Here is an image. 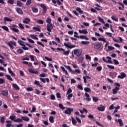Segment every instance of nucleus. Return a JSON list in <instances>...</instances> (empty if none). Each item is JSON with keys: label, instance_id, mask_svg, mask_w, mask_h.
<instances>
[{"label": "nucleus", "instance_id": "1", "mask_svg": "<svg viewBox=\"0 0 127 127\" xmlns=\"http://www.w3.org/2000/svg\"><path fill=\"white\" fill-rule=\"evenodd\" d=\"M83 52V51L82 50V49H74L72 52V55L73 56V57H74V54L75 55H76V56H77V57H80L81 56V55H82V53Z\"/></svg>", "mask_w": 127, "mask_h": 127}, {"label": "nucleus", "instance_id": "2", "mask_svg": "<svg viewBox=\"0 0 127 127\" xmlns=\"http://www.w3.org/2000/svg\"><path fill=\"white\" fill-rule=\"evenodd\" d=\"M114 86H116L115 88L112 90L113 95H116L118 93V91L120 90L121 85L118 83H115Z\"/></svg>", "mask_w": 127, "mask_h": 127}, {"label": "nucleus", "instance_id": "3", "mask_svg": "<svg viewBox=\"0 0 127 127\" xmlns=\"http://www.w3.org/2000/svg\"><path fill=\"white\" fill-rule=\"evenodd\" d=\"M65 67L66 69H67V70H69L70 73H73L74 74H75V73H77V74H81V71L79 69H75V70H73L70 66H65Z\"/></svg>", "mask_w": 127, "mask_h": 127}, {"label": "nucleus", "instance_id": "4", "mask_svg": "<svg viewBox=\"0 0 127 127\" xmlns=\"http://www.w3.org/2000/svg\"><path fill=\"white\" fill-rule=\"evenodd\" d=\"M7 45L11 49H14V47L13 46H16V43L14 41H10L7 43Z\"/></svg>", "mask_w": 127, "mask_h": 127}, {"label": "nucleus", "instance_id": "5", "mask_svg": "<svg viewBox=\"0 0 127 127\" xmlns=\"http://www.w3.org/2000/svg\"><path fill=\"white\" fill-rule=\"evenodd\" d=\"M106 58L108 59V61L106 60V58H105V57L102 58V60L104 62H106V63H110L111 64H113V61H112V58H111V57L107 56Z\"/></svg>", "mask_w": 127, "mask_h": 127}, {"label": "nucleus", "instance_id": "6", "mask_svg": "<svg viewBox=\"0 0 127 127\" xmlns=\"http://www.w3.org/2000/svg\"><path fill=\"white\" fill-rule=\"evenodd\" d=\"M71 44V43L68 42L67 43H64V45L66 47H67L68 48H69L70 49H72V48H75L76 47V45H69Z\"/></svg>", "mask_w": 127, "mask_h": 127}, {"label": "nucleus", "instance_id": "7", "mask_svg": "<svg viewBox=\"0 0 127 127\" xmlns=\"http://www.w3.org/2000/svg\"><path fill=\"white\" fill-rule=\"evenodd\" d=\"M74 111V109L73 108H67L66 110H65L64 113L66 115H71L72 114V112Z\"/></svg>", "mask_w": 127, "mask_h": 127}, {"label": "nucleus", "instance_id": "8", "mask_svg": "<svg viewBox=\"0 0 127 127\" xmlns=\"http://www.w3.org/2000/svg\"><path fill=\"white\" fill-rule=\"evenodd\" d=\"M40 6L43 9V13H46L47 12V8L44 4H41Z\"/></svg>", "mask_w": 127, "mask_h": 127}, {"label": "nucleus", "instance_id": "9", "mask_svg": "<svg viewBox=\"0 0 127 127\" xmlns=\"http://www.w3.org/2000/svg\"><path fill=\"white\" fill-rule=\"evenodd\" d=\"M31 21L30 18H25L23 20V23L25 24H29L30 22Z\"/></svg>", "mask_w": 127, "mask_h": 127}, {"label": "nucleus", "instance_id": "10", "mask_svg": "<svg viewBox=\"0 0 127 127\" xmlns=\"http://www.w3.org/2000/svg\"><path fill=\"white\" fill-rule=\"evenodd\" d=\"M53 29V26H52V24H48L47 25V30L49 31V32H51V30Z\"/></svg>", "mask_w": 127, "mask_h": 127}, {"label": "nucleus", "instance_id": "11", "mask_svg": "<svg viewBox=\"0 0 127 127\" xmlns=\"http://www.w3.org/2000/svg\"><path fill=\"white\" fill-rule=\"evenodd\" d=\"M1 95H2L3 97H7V96H8V90L7 89L3 90L1 91Z\"/></svg>", "mask_w": 127, "mask_h": 127}, {"label": "nucleus", "instance_id": "12", "mask_svg": "<svg viewBox=\"0 0 127 127\" xmlns=\"http://www.w3.org/2000/svg\"><path fill=\"white\" fill-rule=\"evenodd\" d=\"M105 106H103V105H100L99 107H97V109L98 111H100V112H104L105 111Z\"/></svg>", "mask_w": 127, "mask_h": 127}, {"label": "nucleus", "instance_id": "13", "mask_svg": "<svg viewBox=\"0 0 127 127\" xmlns=\"http://www.w3.org/2000/svg\"><path fill=\"white\" fill-rule=\"evenodd\" d=\"M84 96L86 97L85 99L86 101H87V102H91V101H92V99L90 98V95H89V94H88L87 92L85 93Z\"/></svg>", "mask_w": 127, "mask_h": 127}, {"label": "nucleus", "instance_id": "14", "mask_svg": "<svg viewBox=\"0 0 127 127\" xmlns=\"http://www.w3.org/2000/svg\"><path fill=\"white\" fill-rule=\"evenodd\" d=\"M101 47H102V43H98L97 44L95 45L94 48L95 49H100V48H101Z\"/></svg>", "mask_w": 127, "mask_h": 127}, {"label": "nucleus", "instance_id": "15", "mask_svg": "<svg viewBox=\"0 0 127 127\" xmlns=\"http://www.w3.org/2000/svg\"><path fill=\"white\" fill-rule=\"evenodd\" d=\"M110 76L112 79H115L117 77V73L116 72H110Z\"/></svg>", "mask_w": 127, "mask_h": 127}, {"label": "nucleus", "instance_id": "16", "mask_svg": "<svg viewBox=\"0 0 127 127\" xmlns=\"http://www.w3.org/2000/svg\"><path fill=\"white\" fill-rule=\"evenodd\" d=\"M60 68H61L62 72H64V74H65L67 76H69L68 71L65 69L64 67L61 66Z\"/></svg>", "mask_w": 127, "mask_h": 127}, {"label": "nucleus", "instance_id": "17", "mask_svg": "<svg viewBox=\"0 0 127 127\" xmlns=\"http://www.w3.org/2000/svg\"><path fill=\"white\" fill-rule=\"evenodd\" d=\"M12 122V121H11L10 120L6 121V123L7 124L6 125V127H13V126L11 125Z\"/></svg>", "mask_w": 127, "mask_h": 127}, {"label": "nucleus", "instance_id": "18", "mask_svg": "<svg viewBox=\"0 0 127 127\" xmlns=\"http://www.w3.org/2000/svg\"><path fill=\"white\" fill-rule=\"evenodd\" d=\"M115 123H119L120 127H122V126H123V120H122V119H115Z\"/></svg>", "mask_w": 127, "mask_h": 127}, {"label": "nucleus", "instance_id": "19", "mask_svg": "<svg viewBox=\"0 0 127 127\" xmlns=\"http://www.w3.org/2000/svg\"><path fill=\"white\" fill-rule=\"evenodd\" d=\"M34 84H35V85H37V86H38L40 88H41V90H42V88L43 86H42V85H41V84H40V83H39V81H38L37 80H35L34 81Z\"/></svg>", "mask_w": 127, "mask_h": 127}, {"label": "nucleus", "instance_id": "20", "mask_svg": "<svg viewBox=\"0 0 127 127\" xmlns=\"http://www.w3.org/2000/svg\"><path fill=\"white\" fill-rule=\"evenodd\" d=\"M117 78L119 79H124V78H126V74L124 72H122L121 75H118Z\"/></svg>", "mask_w": 127, "mask_h": 127}, {"label": "nucleus", "instance_id": "21", "mask_svg": "<svg viewBox=\"0 0 127 127\" xmlns=\"http://www.w3.org/2000/svg\"><path fill=\"white\" fill-rule=\"evenodd\" d=\"M16 10L18 14H23V11H22V10H21V9H20V8H17Z\"/></svg>", "mask_w": 127, "mask_h": 127}, {"label": "nucleus", "instance_id": "22", "mask_svg": "<svg viewBox=\"0 0 127 127\" xmlns=\"http://www.w3.org/2000/svg\"><path fill=\"white\" fill-rule=\"evenodd\" d=\"M12 87L13 88H14V89H15V90H16L17 91H18L19 90V87L18 86V85H17V84L15 83H13Z\"/></svg>", "mask_w": 127, "mask_h": 127}, {"label": "nucleus", "instance_id": "23", "mask_svg": "<svg viewBox=\"0 0 127 127\" xmlns=\"http://www.w3.org/2000/svg\"><path fill=\"white\" fill-rule=\"evenodd\" d=\"M31 9L34 13H37L38 12V9L36 7H32Z\"/></svg>", "mask_w": 127, "mask_h": 127}, {"label": "nucleus", "instance_id": "24", "mask_svg": "<svg viewBox=\"0 0 127 127\" xmlns=\"http://www.w3.org/2000/svg\"><path fill=\"white\" fill-rule=\"evenodd\" d=\"M9 119L10 120H11L13 122H15V119H16V116H15V115H11L9 117Z\"/></svg>", "mask_w": 127, "mask_h": 127}, {"label": "nucleus", "instance_id": "25", "mask_svg": "<svg viewBox=\"0 0 127 127\" xmlns=\"http://www.w3.org/2000/svg\"><path fill=\"white\" fill-rule=\"evenodd\" d=\"M22 121H25V122H28L29 121V118L28 117L22 116L21 117Z\"/></svg>", "mask_w": 127, "mask_h": 127}, {"label": "nucleus", "instance_id": "26", "mask_svg": "<svg viewBox=\"0 0 127 127\" xmlns=\"http://www.w3.org/2000/svg\"><path fill=\"white\" fill-rule=\"evenodd\" d=\"M29 73H31V74H35L36 75H37L38 74V71H34L32 69L28 70Z\"/></svg>", "mask_w": 127, "mask_h": 127}, {"label": "nucleus", "instance_id": "27", "mask_svg": "<svg viewBox=\"0 0 127 127\" xmlns=\"http://www.w3.org/2000/svg\"><path fill=\"white\" fill-rule=\"evenodd\" d=\"M79 32H80V33H83L84 34H87L88 33V31H87V30L86 29H84V30H79Z\"/></svg>", "mask_w": 127, "mask_h": 127}, {"label": "nucleus", "instance_id": "28", "mask_svg": "<svg viewBox=\"0 0 127 127\" xmlns=\"http://www.w3.org/2000/svg\"><path fill=\"white\" fill-rule=\"evenodd\" d=\"M49 121L50 122V123H54V117L53 116H50L49 118Z\"/></svg>", "mask_w": 127, "mask_h": 127}, {"label": "nucleus", "instance_id": "29", "mask_svg": "<svg viewBox=\"0 0 127 127\" xmlns=\"http://www.w3.org/2000/svg\"><path fill=\"white\" fill-rule=\"evenodd\" d=\"M7 3L13 5L14 4V0H8Z\"/></svg>", "mask_w": 127, "mask_h": 127}, {"label": "nucleus", "instance_id": "30", "mask_svg": "<svg viewBox=\"0 0 127 127\" xmlns=\"http://www.w3.org/2000/svg\"><path fill=\"white\" fill-rule=\"evenodd\" d=\"M63 51L64 52L63 53L64 55L68 56V55H69V54H70V50L65 51V50H64V51Z\"/></svg>", "mask_w": 127, "mask_h": 127}, {"label": "nucleus", "instance_id": "31", "mask_svg": "<svg viewBox=\"0 0 127 127\" xmlns=\"http://www.w3.org/2000/svg\"><path fill=\"white\" fill-rule=\"evenodd\" d=\"M71 120H72L73 125H74V126H76L77 125V121L75 120L74 117H72Z\"/></svg>", "mask_w": 127, "mask_h": 127}, {"label": "nucleus", "instance_id": "32", "mask_svg": "<svg viewBox=\"0 0 127 127\" xmlns=\"http://www.w3.org/2000/svg\"><path fill=\"white\" fill-rule=\"evenodd\" d=\"M11 29L13 30L14 32H16V33H18V32H19V30H18L17 28H15V27H12Z\"/></svg>", "mask_w": 127, "mask_h": 127}, {"label": "nucleus", "instance_id": "33", "mask_svg": "<svg viewBox=\"0 0 127 127\" xmlns=\"http://www.w3.org/2000/svg\"><path fill=\"white\" fill-rule=\"evenodd\" d=\"M17 5L18 6H19L20 7H21L22 5H23V3L21 2L20 1H17Z\"/></svg>", "mask_w": 127, "mask_h": 127}, {"label": "nucleus", "instance_id": "34", "mask_svg": "<svg viewBox=\"0 0 127 127\" xmlns=\"http://www.w3.org/2000/svg\"><path fill=\"white\" fill-rule=\"evenodd\" d=\"M4 21H8V22H11V21H12V20H11V19L6 17L4 18Z\"/></svg>", "mask_w": 127, "mask_h": 127}, {"label": "nucleus", "instance_id": "35", "mask_svg": "<svg viewBox=\"0 0 127 127\" xmlns=\"http://www.w3.org/2000/svg\"><path fill=\"white\" fill-rule=\"evenodd\" d=\"M84 91L86 92V93H90L91 92V88L89 87H85L84 88Z\"/></svg>", "mask_w": 127, "mask_h": 127}, {"label": "nucleus", "instance_id": "36", "mask_svg": "<svg viewBox=\"0 0 127 127\" xmlns=\"http://www.w3.org/2000/svg\"><path fill=\"white\" fill-rule=\"evenodd\" d=\"M8 70L10 75L13 76H15V74L13 73V72H12V71H11V69L10 68H8Z\"/></svg>", "mask_w": 127, "mask_h": 127}, {"label": "nucleus", "instance_id": "37", "mask_svg": "<svg viewBox=\"0 0 127 127\" xmlns=\"http://www.w3.org/2000/svg\"><path fill=\"white\" fill-rule=\"evenodd\" d=\"M1 27L4 30H5V31H9V29H8V27L6 26H2Z\"/></svg>", "mask_w": 127, "mask_h": 127}, {"label": "nucleus", "instance_id": "38", "mask_svg": "<svg viewBox=\"0 0 127 127\" xmlns=\"http://www.w3.org/2000/svg\"><path fill=\"white\" fill-rule=\"evenodd\" d=\"M76 10H77V11H79V13L80 14H83V13L84 12V11H83V10H82V9H81L80 7H77L76 8Z\"/></svg>", "mask_w": 127, "mask_h": 127}, {"label": "nucleus", "instance_id": "39", "mask_svg": "<svg viewBox=\"0 0 127 127\" xmlns=\"http://www.w3.org/2000/svg\"><path fill=\"white\" fill-rule=\"evenodd\" d=\"M23 121L22 120V119L18 118L15 120V123H22Z\"/></svg>", "mask_w": 127, "mask_h": 127}, {"label": "nucleus", "instance_id": "40", "mask_svg": "<svg viewBox=\"0 0 127 127\" xmlns=\"http://www.w3.org/2000/svg\"><path fill=\"white\" fill-rule=\"evenodd\" d=\"M59 108H60L61 110H65L66 109V107L63 106L62 104L61 103L59 104Z\"/></svg>", "mask_w": 127, "mask_h": 127}, {"label": "nucleus", "instance_id": "41", "mask_svg": "<svg viewBox=\"0 0 127 127\" xmlns=\"http://www.w3.org/2000/svg\"><path fill=\"white\" fill-rule=\"evenodd\" d=\"M5 77L8 80H9L10 81H13V79H12V78H11L10 75L7 74L5 75Z\"/></svg>", "mask_w": 127, "mask_h": 127}, {"label": "nucleus", "instance_id": "42", "mask_svg": "<svg viewBox=\"0 0 127 127\" xmlns=\"http://www.w3.org/2000/svg\"><path fill=\"white\" fill-rule=\"evenodd\" d=\"M21 46H22V48L24 50H28V47H26L25 45L21 44Z\"/></svg>", "mask_w": 127, "mask_h": 127}, {"label": "nucleus", "instance_id": "43", "mask_svg": "<svg viewBox=\"0 0 127 127\" xmlns=\"http://www.w3.org/2000/svg\"><path fill=\"white\" fill-rule=\"evenodd\" d=\"M98 19L99 20L100 22H102L103 24H105V21H104V19L100 17H98Z\"/></svg>", "mask_w": 127, "mask_h": 127}, {"label": "nucleus", "instance_id": "44", "mask_svg": "<svg viewBox=\"0 0 127 127\" xmlns=\"http://www.w3.org/2000/svg\"><path fill=\"white\" fill-rule=\"evenodd\" d=\"M94 5L97 6V7H95V9H96V10H102V9L99 8V7H101V6H100V5L95 4H94Z\"/></svg>", "mask_w": 127, "mask_h": 127}, {"label": "nucleus", "instance_id": "45", "mask_svg": "<svg viewBox=\"0 0 127 127\" xmlns=\"http://www.w3.org/2000/svg\"><path fill=\"white\" fill-rule=\"evenodd\" d=\"M82 44H83L84 45H88V44H90V42L89 41H82L81 42Z\"/></svg>", "mask_w": 127, "mask_h": 127}, {"label": "nucleus", "instance_id": "46", "mask_svg": "<svg viewBox=\"0 0 127 127\" xmlns=\"http://www.w3.org/2000/svg\"><path fill=\"white\" fill-rule=\"evenodd\" d=\"M46 21L48 24H52V23H51V19L49 18H47Z\"/></svg>", "mask_w": 127, "mask_h": 127}, {"label": "nucleus", "instance_id": "47", "mask_svg": "<svg viewBox=\"0 0 127 127\" xmlns=\"http://www.w3.org/2000/svg\"><path fill=\"white\" fill-rule=\"evenodd\" d=\"M72 92H73V90H72V89L69 88L67 90L66 95L68 96V95H70V93H72Z\"/></svg>", "mask_w": 127, "mask_h": 127}, {"label": "nucleus", "instance_id": "48", "mask_svg": "<svg viewBox=\"0 0 127 127\" xmlns=\"http://www.w3.org/2000/svg\"><path fill=\"white\" fill-rule=\"evenodd\" d=\"M18 26L20 28V29H24V26L21 23L18 24Z\"/></svg>", "mask_w": 127, "mask_h": 127}, {"label": "nucleus", "instance_id": "49", "mask_svg": "<svg viewBox=\"0 0 127 127\" xmlns=\"http://www.w3.org/2000/svg\"><path fill=\"white\" fill-rule=\"evenodd\" d=\"M83 60H84V58L83 57H80L78 58L77 61H78V62H83Z\"/></svg>", "mask_w": 127, "mask_h": 127}, {"label": "nucleus", "instance_id": "50", "mask_svg": "<svg viewBox=\"0 0 127 127\" xmlns=\"http://www.w3.org/2000/svg\"><path fill=\"white\" fill-rule=\"evenodd\" d=\"M88 118L89 119H91V120H92V121H94V115H92V114H89L88 115Z\"/></svg>", "mask_w": 127, "mask_h": 127}, {"label": "nucleus", "instance_id": "51", "mask_svg": "<svg viewBox=\"0 0 127 127\" xmlns=\"http://www.w3.org/2000/svg\"><path fill=\"white\" fill-rule=\"evenodd\" d=\"M17 52L18 53H19V54H21L22 53H23V50L21 49H18L17 50Z\"/></svg>", "mask_w": 127, "mask_h": 127}, {"label": "nucleus", "instance_id": "52", "mask_svg": "<svg viewBox=\"0 0 127 127\" xmlns=\"http://www.w3.org/2000/svg\"><path fill=\"white\" fill-rule=\"evenodd\" d=\"M33 30H36V31H39V32H40L41 31L40 29H39L36 27H33Z\"/></svg>", "mask_w": 127, "mask_h": 127}, {"label": "nucleus", "instance_id": "53", "mask_svg": "<svg viewBox=\"0 0 127 127\" xmlns=\"http://www.w3.org/2000/svg\"><path fill=\"white\" fill-rule=\"evenodd\" d=\"M113 62L115 65H119V61L116 59H113Z\"/></svg>", "mask_w": 127, "mask_h": 127}, {"label": "nucleus", "instance_id": "54", "mask_svg": "<svg viewBox=\"0 0 127 127\" xmlns=\"http://www.w3.org/2000/svg\"><path fill=\"white\" fill-rule=\"evenodd\" d=\"M30 36H31L32 38H33V39H36V40H38V38L36 36H35V35H30Z\"/></svg>", "mask_w": 127, "mask_h": 127}, {"label": "nucleus", "instance_id": "55", "mask_svg": "<svg viewBox=\"0 0 127 127\" xmlns=\"http://www.w3.org/2000/svg\"><path fill=\"white\" fill-rule=\"evenodd\" d=\"M5 120V118L3 117H2L0 118V122H1V124H4Z\"/></svg>", "mask_w": 127, "mask_h": 127}, {"label": "nucleus", "instance_id": "56", "mask_svg": "<svg viewBox=\"0 0 127 127\" xmlns=\"http://www.w3.org/2000/svg\"><path fill=\"white\" fill-rule=\"evenodd\" d=\"M68 100H71V98H73V94H70L67 95Z\"/></svg>", "mask_w": 127, "mask_h": 127}, {"label": "nucleus", "instance_id": "57", "mask_svg": "<svg viewBox=\"0 0 127 127\" xmlns=\"http://www.w3.org/2000/svg\"><path fill=\"white\" fill-rule=\"evenodd\" d=\"M98 40L99 41H103V42H106V39L104 38H99Z\"/></svg>", "mask_w": 127, "mask_h": 127}, {"label": "nucleus", "instance_id": "58", "mask_svg": "<svg viewBox=\"0 0 127 127\" xmlns=\"http://www.w3.org/2000/svg\"><path fill=\"white\" fill-rule=\"evenodd\" d=\"M31 4V0H28L26 2V5H30Z\"/></svg>", "mask_w": 127, "mask_h": 127}, {"label": "nucleus", "instance_id": "59", "mask_svg": "<svg viewBox=\"0 0 127 127\" xmlns=\"http://www.w3.org/2000/svg\"><path fill=\"white\" fill-rule=\"evenodd\" d=\"M37 22L39 23V24H43V21L41 19L38 20Z\"/></svg>", "mask_w": 127, "mask_h": 127}, {"label": "nucleus", "instance_id": "60", "mask_svg": "<svg viewBox=\"0 0 127 127\" xmlns=\"http://www.w3.org/2000/svg\"><path fill=\"white\" fill-rule=\"evenodd\" d=\"M93 102H95L96 103V102H98V101H99V99H98V98H97L96 97H93Z\"/></svg>", "mask_w": 127, "mask_h": 127}, {"label": "nucleus", "instance_id": "61", "mask_svg": "<svg viewBox=\"0 0 127 127\" xmlns=\"http://www.w3.org/2000/svg\"><path fill=\"white\" fill-rule=\"evenodd\" d=\"M97 71H98V72H101V71L102 70V66H99L96 68Z\"/></svg>", "mask_w": 127, "mask_h": 127}, {"label": "nucleus", "instance_id": "62", "mask_svg": "<svg viewBox=\"0 0 127 127\" xmlns=\"http://www.w3.org/2000/svg\"><path fill=\"white\" fill-rule=\"evenodd\" d=\"M5 82V81L4 80V79H2V78H0V84L2 85V84H3V83H4Z\"/></svg>", "mask_w": 127, "mask_h": 127}, {"label": "nucleus", "instance_id": "63", "mask_svg": "<svg viewBox=\"0 0 127 127\" xmlns=\"http://www.w3.org/2000/svg\"><path fill=\"white\" fill-rule=\"evenodd\" d=\"M27 40L30 42V43H34V41L30 38H27Z\"/></svg>", "mask_w": 127, "mask_h": 127}, {"label": "nucleus", "instance_id": "64", "mask_svg": "<svg viewBox=\"0 0 127 127\" xmlns=\"http://www.w3.org/2000/svg\"><path fill=\"white\" fill-rule=\"evenodd\" d=\"M27 92H31V91H33V88L32 87H28L27 88Z\"/></svg>", "mask_w": 127, "mask_h": 127}]
</instances>
